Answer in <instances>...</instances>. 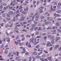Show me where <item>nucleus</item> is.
I'll return each mask as SVG.
<instances>
[{
	"label": "nucleus",
	"instance_id": "57",
	"mask_svg": "<svg viewBox=\"0 0 61 61\" xmlns=\"http://www.w3.org/2000/svg\"><path fill=\"white\" fill-rule=\"evenodd\" d=\"M44 52L45 53H48V52H47V51H44Z\"/></svg>",
	"mask_w": 61,
	"mask_h": 61
},
{
	"label": "nucleus",
	"instance_id": "1",
	"mask_svg": "<svg viewBox=\"0 0 61 61\" xmlns=\"http://www.w3.org/2000/svg\"><path fill=\"white\" fill-rule=\"evenodd\" d=\"M20 49H23V51L21 52V53H22V54H24L25 53V48H23L22 47H20Z\"/></svg>",
	"mask_w": 61,
	"mask_h": 61
},
{
	"label": "nucleus",
	"instance_id": "58",
	"mask_svg": "<svg viewBox=\"0 0 61 61\" xmlns=\"http://www.w3.org/2000/svg\"><path fill=\"white\" fill-rule=\"evenodd\" d=\"M5 18L6 19H7V20H10V19H9L6 18Z\"/></svg>",
	"mask_w": 61,
	"mask_h": 61
},
{
	"label": "nucleus",
	"instance_id": "53",
	"mask_svg": "<svg viewBox=\"0 0 61 61\" xmlns=\"http://www.w3.org/2000/svg\"><path fill=\"white\" fill-rule=\"evenodd\" d=\"M19 10H18L16 12V13H18L19 12Z\"/></svg>",
	"mask_w": 61,
	"mask_h": 61
},
{
	"label": "nucleus",
	"instance_id": "13",
	"mask_svg": "<svg viewBox=\"0 0 61 61\" xmlns=\"http://www.w3.org/2000/svg\"><path fill=\"white\" fill-rule=\"evenodd\" d=\"M48 59L50 61H52V58L51 57H50L48 58Z\"/></svg>",
	"mask_w": 61,
	"mask_h": 61
},
{
	"label": "nucleus",
	"instance_id": "22",
	"mask_svg": "<svg viewBox=\"0 0 61 61\" xmlns=\"http://www.w3.org/2000/svg\"><path fill=\"white\" fill-rule=\"evenodd\" d=\"M49 24V22H46L45 23V25H47V24Z\"/></svg>",
	"mask_w": 61,
	"mask_h": 61
},
{
	"label": "nucleus",
	"instance_id": "59",
	"mask_svg": "<svg viewBox=\"0 0 61 61\" xmlns=\"http://www.w3.org/2000/svg\"><path fill=\"white\" fill-rule=\"evenodd\" d=\"M39 3V1H38L37 2V5H38V3Z\"/></svg>",
	"mask_w": 61,
	"mask_h": 61
},
{
	"label": "nucleus",
	"instance_id": "14",
	"mask_svg": "<svg viewBox=\"0 0 61 61\" xmlns=\"http://www.w3.org/2000/svg\"><path fill=\"white\" fill-rule=\"evenodd\" d=\"M19 44L20 46H22V45H25V43L22 42L21 43H19Z\"/></svg>",
	"mask_w": 61,
	"mask_h": 61
},
{
	"label": "nucleus",
	"instance_id": "30",
	"mask_svg": "<svg viewBox=\"0 0 61 61\" xmlns=\"http://www.w3.org/2000/svg\"><path fill=\"white\" fill-rule=\"evenodd\" d=\"M28 44H29L28 43V42H26V46H28Z\"/></svg>",
	"mask_w": 61,
	"mask_h": 61
},
{
	"label": "nucleus",
	"instance_id": "7",
	"mask_svg": "<svg viewBox=\"0 0 61 61\" xmlns=\"http://www.w3.org/2000/svg\"><path fill=\"white\" fill-rule=\"evenodd\" d=\"M21 19L20 20V21H23V20H24L25 17H21Z\"/></svg>",
	"mask_w": 61,
	"mask_h": 61
},
{
	"label": "nucleus",
	"instance_id": "9",
	"mask_svg": "<svg viewBox=\"0 0 61 61\" xmlns=\"http://www.w3.org/2000/svg\"><path fill=\"white\" fill-rule=\"evenodd\" d=\"M60 39V37H57L56 38V40L55 41L56 42H57V41H58V40H59V39Z\"/></svg>",
	"mask_w": 61,
	"mask_h": 61
},
{
	"label": "nucleus",
	"instance_id": "28",
	"mask_svg": "<svg viewBox=\"0 0 61 61\" xmlns=\"http://www.w3.org/2000/svg\"><path fill=\"white\" fill-rule=\"evenodd\" d=\"M56 25L57 26H58L59 25V23H56Z\"/></svg>",
	"mask_w": 61,
	"mask_h": 61
},
{
	"label": "nucleus",
	"instance_id": "2",
	"mask_svg": "<svg viewBox=\"0 0 61 61\" xmlns=\"http://www.w3.org/2000/svg\"><path fill=\"white\" fill-rule=\"evenodd\" d=\"M53 46V45L51 44V43L50 42H49L47 44L46 46H47V47H48V46Z\"/></svg>",
	"mask_w": 61,
	"mask_h": 61
},
{
	"label": "nucleus",
	"instance_id": "49",
	"mask_svg": "<svg viewBox=\"0 0 61 61\" xmlns=\"http://www.w3.org/2000/svg\"><path fill=\"white\" fill-rule=\"evenodd\" d=\"M3 5H4V6H5V5H6V3H4L3 4Z\"/></svg>",
	"mask_w": 61,
	"mask_h": 61
},
{
	"label": "nucleus",
	"instance_id": "64",
	"mask_svg": "<svg viewBox=\"0 0 61 61\" xmlns=\"http://www.w3.org/2000/svg\"><path fill=\"white\" fill-rule=\"evenodd\" d=\"M53 48L51 47L50 49V50H52V49Z\"/></svg>",
	"mask_w": 61,
	"mask_h": 61
},
{
	"label": "nucleus",
	"instance_id": "6",
	"mask_svg": "<svg viewBox=\"0 0 61 61\" xmlns=\"http://www.w3.org/2000/svg\"><path fill=\"white\" fill-rule=\"evenodd\" d=\"M59 47V45H56L55 47V48H58Z\"/></svg>",
	"mask_w": 61,
	"mask_h": 61
},
{
	"label": "nucleus",
	"instance_id": "45",
	"mask_svg": "<svg viewBox=\"0 0 61 61\" xmlns=\"http://www.w3.org/2000/svg\"><path fill=\"white\" fill-rule=\"evenodd\" d=\"M25 54L26 55H28L29 53L28 52H26V53H25Z\"/></svg>",
	"mask_w": 61,
	"mask_h": 61
},
{
	"label": "nucleus",
	"instance_id": "63",
	"mask_svg": "<svg viewBox=\"0 0 61 61\" xmlns=\"http://www.w3.org/2000/svg\"><path fill=\"white\" fill-rule=\"evenodd\" d=\"M9 8H10V9H12V8H13V7H11V6L10 7H9Z\"/></svg>",
	"mask_w": 61,
	"mask_h": 61
},
{
	"label": "nucleus",
	"instance_id": "32",
	"mask_svg": "<svg viewBox=\"0 0 61 61\" xmlns=\"http://www.w3.org/2000/svg\"><path fill=\"white\" fill-rule=\"evenodd\" d=\"M26 60H27V59H25L22 60V61H26Z\"/></svg>",
	"mask_w": 61,
	"mask_h": 61
},
{
	"label": "nucleus",
	"instance_id": "40",
	"mask_svg": "<svg viewBox=\"0 0 61 61\" xmlns=\"http://www.w3.org/2000/svg\"><path fill=\"white\" fill-rule=\"evenodd\" d=\"M9 49V48L7 47L5 49V50H6L7 49Z\"/></svg>",
	"mask_w": 61,
	"mask_h": 61
},
{
	"label": "nucleus",
	"instance_id": "47",
	"mask_svg": "<svg viewBox=\"0 0 61 61\" xmlns=\"http://www.w3.org/2000/svg\"><path fill=\"white\" fill-rule=\"evenodd\" d=\"M43 10H41L39 12L40 13H43Z\"/></svg>",
	"mask_w": 61,
	"mask_h": 61
},
{
	"label": "nucleus",
	"instance_id": "38",
	"mask_svg": "<svg viewBox=\"0 0 61 61\" xmlns=\"http://www.w3.org/2000/svg\"><path fill=\"white\" fill-rule=\"evenodd\" d=\"M38 30H42V28L41 27H39V28Z\"/></svg>",
	"mask_w": 61,
	"mask_h": 61
},
{
	"label": "nucleus",
	"instance_id": "11",
	"mask_svg": "<svg viewBox=\"0 0 61 61\" xmlns=\"http://www.w3.org/2000/svg\"><path fill=\"white\" fill-rule=\"evenodd\" d=\"M5 54H7L8 53V51L7 50H6L4 52Z\"/></svg>",
	"mask_w": 61,
	"mask_h": 61
},
{
	"label": "nucleus",
	"instance_id": "61",
	"mask_svg": "<svg viewBox=\"0 0 61 61\" xmlns=\"http://www.w3.org/2000/svg\"><path fill=\"white\" fill-rule=\"evenodd\" d=\"M36 43V41H34L33 42V43L34 44H35Z\"/></svg>",
	"mask_w": 61,
	"mask_h": 61
},
{
	"label": "nucleus",
	"instance_id": "17",
	"mask_svg": "<svg viewBox=\"0 0 61 61\" xmlns=\"http://www.w3.org/2000/svg\"><path fill=\"white\" fill-rule=\"evenodd\" d=\"M9 25L7 24L5 25V27H6V28H7V27H9Z\"/></svg>",
	"mask_w": 61,
	"mask_h": 61
},
{
	"label": "nucleus",
	"instance_id": "31",
	"mask_svg": "<svg viewBox=\"0 0 61 61\" xmlns=\"http://www.w3.org/2000/svg\"><path fill=\"white\" fill-rule=\"evenodd\" d=\"M28 46L29 47H31V45L30 44H29L28 45Z\"/></svg>",
	"mask_w": 61,
	"mask_h": 61
},
{
	"label": "nucleus",
	"instance_id": "41",
	"mask_svg": "<svg viewBox=\"0 0 61 61\" xmlns=\"http://www.w3.org/2000/svg\"><path fill=\"white\" fill-rule=\"evenodd\" d=\"M12 26H13V25H12V24H11V25H10V26H9V27H11Z\"/></svg>",
	"mask_w": 61,
	"mask_h": 61
},
{
	"label": "nucleus",
	"instance_id": "29",
	"mask_svg": "<svg viewBox=\"0 0 61 61\" xmlns=\"http://www.w3.org/2000/svg\"><path fill=\"white\" fill-rule=\"evenodd\" d=\"M31 36L29 35H27L26 36L27 37H30Z\"/></svg>",
	"mask_w": 61,
	"mask_h": 61
},
{
	"label": "nucleus",
	"instance_id": "23",
	"mask_svg": "<svg viewBox=\"0 0 61 61\" xmlns=\"http://www.w3.org/2000/svg\"><path fill=\"white\" fill-rule=\"evenodd\" d=\"M16 53H17V54H16L17 56H18L19 55V52L18 51H17L16 52Z\"/></svg>",
	"mask_w": 61,
	"mask_h": 61
},
{
	"label": "nucleus",
	"instance_id": "60",
	"mask_svg": "<svg viewBox=\"0 0 61 61\" xmlns=\"http://www.w3.org/2000/svg\"><path fill=\"white\" fill-rule=\"evenodd\" d=\"M47 38V37H44L43 38L44 39H46Z\"/></svg>",
	"mask_w": 61,
	"mask_h": 61
},
{
	"label": "nucleus",
	"instance_id": "52",
	"mask_svg": "<svg viewBox=\"0 0 61 61\" xmlns=\"http://www.w3.org/2000/svg\"><path fill=\"white\" fill-rule=\"evenodd\" d=\"M51 43L52 44H53L55 43V42L54 41H51Z\"/></svg>",
	"mask_w": 61,
	"mask_h": 61
},
{
	"label": "nucleus",
	"instance_id": "55",
	"mask_svg": "<svg viewBox=\"0 0 61 61\" xmlns=\"http://www.w3.org/2000/svg\"><path fill=\"white\" fill-rule=\"evenodd\" d=\"M36 35H38V32H36Z\"/></svg>",
	"mask_w": 61,
	"mask_h": 61
},
{
	"label": "nucleus",
	"instance_id": "24",
	"mask_svg": "<svg viewBox=\"0 0 61 61\" xmlns=\"http://www.w3.org/2000/svg\"><path fill=\"white\" fill-rule=\"evenodd\" d=\"M39 45H38L36 46V48H39Z\"/></svg>",
	"mask_w": 61,
	"mask_h": 61
},
{
	"label": "nucleus",
	"instance_id": "16",
	"mask_svg": "<svg viewBox=\"0 0 61 61\" xmlns=\"http://www.w3.org/2000/svg\"><path fill=\"white\" fill-rule=\"evenodd\" d=\"M12 55V52H10L9 53V54L8 55V56L9 57H10V56H11V55Z\"/></svg>",
	"mask_w": 61,
	"mask_h": 61
},
{
	"label": "nucleus",
	"instance_id": "33",
	"mask_svg": "<svg viewBox=\"0 0 61 61\" xmlns=\"http://www.w3.org/2000/svg\"><path fill=\"white\" fill-rule=\"evenodd\" d=\"M36 26V25H32V27L33 28H34V27H35Z\"/></svg>",
	"mask_w": 61,
	"mask_h": 61
},
{
	"label": "nucleus",
	"instance_id": "18",
	"mask_svg": "<svg viewBox=\"0 0 61 61\" xmlns=\"http://www.w3.org/2000/svg\"><path fill=\"white\" fill-rule=\"evenodd\" d=\"M19 58H20V57H17L16 58V59L17 60H19Z\"/></svg>",
	"mask_w": 61,
	"mask_h": 61
},
{
	"label": "nucleus",
	"instance_id": "62",
	"mask_svg": "<svg viewBox=\"0 0 61 61\" xmlns=\"http://www.w3.org/2000/svg\"><path fill=\"white\" fill-rule=\"evenodd\" d=\"M46 43H42V45H46Z\"/></svg>",
	"mask_w": 61,
	"mask_h": 61
},
{
	"label": "nucleus",
	"instance_id": "10",
	"mask_svg": "<svg viewBox=\"0 0 61 61\" xmlns=\"http://www.w3.org/2000/svg\"><path fill=\"white\" fill-rule=\"evenodd\" d=\"M47 20H49V21H51L53 20V19H52L51 18H48Z\"/></svg>",
	"mask_w": 61,
	"mask_h": 61
},
{
	"label": "nucleus",
	"instance_id": "37",
	"mask_svg": "<svg viewBox=\"0 0 61 61\" xmlns=\"http://www.w3.org/2000/svg\"><path fill=\"white\" fill-rule=\"evenodd\" d=\"M0 26H4V23H1V24Z\"/></svg>",
	"mask_w": 61,
	"mask_h": 61
},
{
	"label": "nucleus",
	"instance_id": "46",
	"mask_svg": "<svg viewBox=\"0 0 61 61\" xmlns=\"http://www.w3.org/2000/svg\"><path fill=\"white\" fill-rule=\"evenodd\" d=\"M46 55H45V54H44L42 56V57H44Z\"/></svg>",
	"mask_w": 61,
	"mask_h": 61
},
{
	"label": "nucleus",
	"instance_id": "21",
	"mask_svg": "<svg viewBox=\"0 0 61 61\" xmlns=\"http://www.w3.org/2000/svg\"><path fill=\"white\" fill-rule=\"evenodd\" d=\"M2 15H3V17H5V13H4L2 14Z\"/></svg>",
	"mask_w": 61,
	"mask_h": 61
},
{
	"label": "nucleus",
	"instance_id": "34",
	"mask_svg": "<svg viewBox=\"0 0 61 61\" xmlns=\"http://www.w3.org/2000/svg\"><path fill=\"white\" fill-rule=\"evenodd\" d=\"M7 9V7H5L4 8V10Z\"/></svg>",
	"mask_w": 61,
	"mask_h": 61
},
{
	"label": "nucleus",
	"instance_id": "8",
	"mask_svg": "<svg viewBox=\"0 0 61 61\" xmlns=\"http://www.w3.org/2000/svg\"><path fill=\"white\" fill-rule=\"evenodd\" d=\"M38 18H39V16H36V18L35 19V20H36V21H38Z\"/></svg>",
	"mask_w": 61,
	"mask_h": 61
},
{
	"label": "nucleus",
	"instance_id": "56",
	"mask_svg": "<svg viewBox=\"0 0 61 61\" xmlns=\"http://www.w3.org/2000/svg\"><path fill=\"white\" fill-rule=\"evenodd\" d=\"M34 23H35V24L36 25L37 24V22H36V21H34Z\"/></svg>",
	"mask_w": 61,
	"mask_h": 61
},
{
	"label": "nucleus",
	"instance_id": "19",
	"mask_svg": "<svg viewBox=\"0 0 61 61\" xmlns=\"http://www.w3.org/2000/svg\"><path fill=\"white\" fill-rule=\"evenodd\" d=\"M7 16L8 17H10V15L8 14H7Z\"/></svg>",
	"mask_w": 61,
	"mask_h": 61
},
{
	"label": "nucleus",
	"instance_id": "35",
	"mask_svg": "<svg viewBox=\"0 0 61 61\" xmlns=\"http://www.w3.org/2000/svg\"><path fill=\"white\" fill-rule=\"evenodd\" d=\"M25 37H23L22 38V39L21 40L22 41H24L25 40Z\"/></svg>",
	"mask_w": 61,
	"mask_h": 61
},
{
	"label": "nucleus",
	"instance_id": "54",
	"mask_svg": "<svg viewBox=\"0 0 61 61\" xmlns=\"http://www.w3.org/2000/svg\"><path fill=\"white\" fill-rule=\"evenodd\" d=\"M40 37H41V36H37L36 37V38H40Z\"/></svg>",
	"mask_w": 61,
	"mask_h": 61
},
{
	"label": "nucleus",
	"instance_id": "27",
	"mask_svg": "<svg viewBox=\"0 0 61 61\" xmlns=\"http://www.w3.org/2000/svg\"><path fill=\"white\" fill-rule=\"evenodd\" d=\"M3 5H0V9H2V8H3Z\"/></svg>",
	"mask_w": 61,
	"mask_h": 61
},
{
	"label": "nucleus",
	"instance_id": "26",
	"mask_svg": "<svg viewBox=\"0 0 61 61\" xmlns=\"http://www.w3.org/2000/svg\"><path fill=\"white\" fill-rule=\"evenodd\" d=\"M44 59L43 58H41L40 59V60L41 61H44Z\"/></svg>",
	"mask_w": 61,
	"mask_h": 61
},
{
	"label": "nucleus",
	"instance_id": "25",
	"mask_svg": "<svg viewBox=\"0 0 61 61\" xmlns=\"http://www.w3.org/2000/svg\"><path fill=\"white\" fill-rule=\"evenodd\" d=\"M31 59H32V57H30L29 59V61H31Z\"/></svg>",
	"mask_w": 61,
	"mask_h": 61
},
{
	"label": "nucleus",
	"instance_id": "36",
	"mask_svg": "<svg viewBox=\"0 0 61 61\" xmlns=\"http://www.w3.org/2000/svg\"><path fill=\"white\" fill-rule=\"evenodd\" d=\"M41 19H44V16H42L41 17Z\"/></svg>",
	"mask_w": 61,
	"mask_h": 61
},
{
	"label": "nucleus",
	"instance_id": "42",
	"mask_svg": "<svg viewBox=\"0 0 61 61\" xmlns=\"http://www.w3.org/2000/svg\"><path fill=\"white\" fill-rule=\"evenodd\" d=\"M52 37V36L51 35H48L47 36V37H49V38H50Z\"/></svg>",
	"mask_w": 61,
	"mask_h": 61
},
{
	"label": "nucleus",
	"instance_id": "50",
	"mask_svg": "<svg viewBox=\"0 0 61 61\" xmlns=\"http://www.w3.org/2000/svg\"><path fill=\"white\" fill-rule=\"evenodd\" d=\"M58 11L59 12H57V13H61V10H58Z\"/></svg>",
	"mask_w": 61,
	"mask_h": 61
},
{
	"label": "nucleus",
	"instance_id": "4",
	"mask_svg": "<svg viewBox=\"0 0 61 61\" xmlns=\"http://www.w3.org/2000/svg\"><path fill=\"white\" fill-rule=\"evenodd\" d=\"M37 53L36 52V51H34L32 55H37Z\"/></svg>",
	"mask_w": 61,
	"mask_h": 61
},
{
	"label": "nucleus",
	"instance_id": "48",
	"mask_svg": "<svg viewBox=\"0 0 61 61\" xmlns=\"http://www.w3.org/2000/svg\"><path fill=\"white\" fill-rule=\"evenodd\" d=\"M27 9H24V11H25V12H27Z\"/></svg>",
	"mask_w": 61,
	"mask_h": 61
},
{
	"label": "nucleus",
	"instance_id": "39",
	"mask_svg": "<svg viewBox=\"0 0 61 61\" xmlns=\"http://www.w3.org/2000/svg\"><path fill=\"white\" fill-rule=\"evenodd\" d=\"M42 53H43V52L41 51V52L38 54V55H41V54Z\"/></svg>",
	"mask_w": 61,
	"mask_h": 61
},
{
	"label": "nucleus",
	"instance_id": "15",
	"mask_svg": "<svg viewBox=\"0 0 61 61\" xmlns=\"http://www.w3.org/2000/svg\"><path fill=\"white\" fill-rule=\"evenodd\" d=\"M34 38H33L32 40V39H30V42H32L33 41H34Z\"/></svg>",
	"mask_w": 61,
	"mask_h": 61
},
{
	"label": "nucleus",
	"instance_id": "51",
	"mask_svg": "<svg viewBox=\"0 0 61 61\" xmlns=\"http://www.w3.org/2000/svg\"><path fill=\"white\" fill-rule=\"evenodd\" d=\"M46 29L47 30H48L49 29H51V28L50 27H48V28H46Z\"/></svg>",
	"mask_w": 61,
	"mask_h": 61
},
{
	"label": "nucleus",
	"instance_id": "44",
	"mask_svg": "<svg viewBox=\"0 0 61 61\" xmlns=\"http://www.w3.org/2000/svg\"><path fill=\"white\" fill-rule=\"evenodd\" d=\"M59 50V51H61V47H60L58 49Z\"/></svg>",
	"mask_w": 61,
	"mask_h": 61
},
{
	"label": "nucleus",
	"instance_id": "12",
	"mask_svg": "<svg viewBox=\"0 0 61 61\" xmlns=\"http://www.w3.org/2000/svg\"><path fill=\"white\" fill-rule=\"evenodd\" d=\"M6 40L8 42H10V39L8 38V37H7L6 38Z\"/></svg>",
	"mask_w": 61,
	"mask_h": 61
},
{
	"label": "nucleus",
	"instance_id": "3",
	"mask_svg": "<svg viewBox=\"0 0 61 61\" xmlns=\"http://www.w3.org/2000/svg\"><path fill=\"white\" fill-rule=\"evenodd\" d=\"M36 15H39V14L38 13V12H37L35 14L34 16L32 17V21H33L34 18V17H35V16H36Z\"/></svg>",
	"mask_w": 61,
	"mask_h": 61
},
{
	"label": "nucleus",
	"instance_id": "43",
	"mask_svg": "<svg viewBox=\"0 0 61 61\" xmlns=\"http://www.w3.org/2000/svg\"><path fill=\"white\" fill-rule=\"evenodd\" d=\"M20 42H21V40H19L17 41V42H18V43H20Z\"/></svg>",
	"mask_w": 61,
	"mask_h": 61
},
{
	"label": "nucleus",
	"instance_id": "20",
	"mask_svg": "<svg viewBox=\"0 0 61 61\" xmlns=\"http://www.w3.org/2000/svg\"><path fill=\"white\" fill-rule=\"evenodd\" d=\"M39 43V41H37L35 44H34V45H36L37 44H38Z\"/></svg>",
	"mask_w": 61,
	"mask_h": 61
},
{
	"label": "nucleus",
	"instance_id": "5",
	"mask_svg": "<svg viewBox=\"0 0 61 61\" xmlns=\"http://www.w3.org/2000/svg\"><path fill=\"white\" fill-rule=\"evenodd\" d=\"M8 13L9 14L11 15H13V14H14V13H13V12L11 11H10Z\"/></svg>",
	"mask_w": 61,
	"mask_h": 61
}]
</instances>
